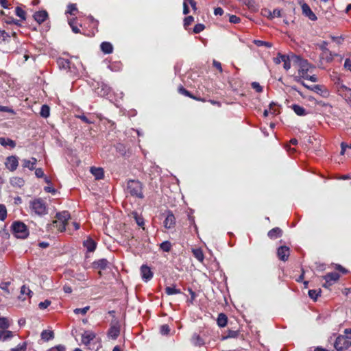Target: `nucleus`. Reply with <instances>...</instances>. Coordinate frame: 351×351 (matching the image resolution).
I'll return each mask as SVG.
<instances>
[{"label": "nucleus", "mask_w": 351, "mask_h": 351, "mask_svg": "<svg viewBox=\"0 0 351 351\" xmlns=\"http://www.w3.org/2000/svg\"><path fill=\"white\" fill-rule=\"evenodd\" d=\"M344 67L351 72V60L350 58H346L344 62Z\"/></svg>", "instance_id": "nucleus-64"}, {"label": "nucleus", "mask_w": 351, "mask_h": 351, "mask_svg": "<svg viewBox=\"0 0 351 351\" xmlns=\"http://www.w3.org/2000/svg\"><path fill=\"white\" fill-rule=\"evenodd\" d=\"M10 184L14 187L21 188L24 184L25 181L22 178L19 177H12L10 180Z\"/></svg>", "instance_id": "nucleus-26"}, {"label": "nucleus", "mask_w": 351, "mask_h": 351, "mask_svg": "<svg viewBox=\"0 0 351 351\" xmlns=\"http://www.w3.org/2000/svg\"><path fill=\"white\" fill-rule=\"evenodd\" d=\"M351 346V338L349 336L339 335L334 342V348L337 351L347 350Z\"/></svg>", "instance_id": "nucleus-5"}, {"label": "nucleus", "mask_w": 351, "mask_h": 351, "mask_svg": "<svg viewBox=\"0 0 351 351\" xmlns=\"http://www.w3.org/2000/svg\"><path fill=\"white\" fill-rule=\"evenodd\" d=\"M121 326L120 323L117 320H114L111 322L110 328L108 330V337L115 340L120 335Z\"/></svg>", "instance_id": "nucleus-8"}, {"label": "nucleus", "mask_w": 351, "mask_h": 351, "mask_svg": "<svg viewBox=\"0 0 351 351\" xmlns=\"http://www.w3.org/2000/svg\"><path fill=\"white\" fill-rule=\"evenodd\" d=\"M164 226L167 229H171L174 228L176 225V217L173 214L172 211L168 210L167 212V216L164 220Z\"/></svg>", "instance_id": "nucleus-12"}, {"label": "nucleus", "mask_w": 351, "mask_h": 351, "mask_svg": "<svg viewBox=\"0 0 351 351\" xmlns=\"http://www.w3.org/2000/svg\"><path fill=\"white\" fill-rule=\"evenodd\" d=\"M125 193L130 194L132 197L139 199L144 198L143 193V184L136 180H130L128 181Z\"/></svg>", "instance_id": "nucleus-2"}, {"label": "nucleus", "mask_w": 351, "mask_h": 351, "mask_svg": "<svg viewBox=\"0 0 351 351\" xmlns=\"http://www.w3.org/2000/svg\"><path fill=\"white\" fill-rule=\"evenodd\" d=\"M320 293H321V291L319 290V291H317V290H315V289H311L308 291V296L314 300H316L318 298V296H319L320 295Z\"/></svg>", "instance_id": "nucleus-47"}, {"label": "nucleus", "mask_w": 351, "mask_h": 351, "mask_svg": "<svg viewBox=\"0 0 351 351\" xmlns=\"http://www.w3.org/2000/svg\"><path fill=\"white\" fill-rule=\"evenodd\" d=\"M47 351H66V348L64 345H58L51 348Z\"/></svg>", "instance_id": "nucleus-62"}, {"label": "nucleus", "mask_w": 351, "mask_h": 351, "mask_svg": "<svg viewBox=\"0 0 351 351\" xmlns=\"http://www.w3.org/2000/svg\"><path fill=\"white\" fill-rule=\"evenodd\" d=\"M5 167L10 171H15L19 166V159L16 156H8L5 161Z\"/></svg>", "instance_id": "nucleus-9"}, {"label": "nucleus", "mask_w": 351, "mask_h": 351, "mask_svg": "<svg viewBox=\"0 0 351 351\" xmlns=\"http://www.w3.org/2000/svg\"><path fill=\"white\" fill-rule=\"evenodd\" d=\"M228 318L223 313H220L217 317V324L219 327H224L227 324Z\"/></svg>", "instance_id": "nucleus-36"}, {"label": "nucleus", "mask_w": 351, "mask_h": 351, "mask_svg": "<svg viewBox=\"0 0 351 351\" xmlns=\"http://www.w3.org/2000/svg\"><path fill=\"white\" fill-rule=\"evenodd\" d=\"M29 207L32 212L38 216L44 214V202L41 198H36L30 202Z\"/></svg>", "instance_id": "nucleus-7"}, {"label": "nucleus", "mask_w": 351, "mask_h": 351, "mask_svg": "<svg viewBox=\"0 0 351 351\" xmlns=\"http://www.w3.org/2000/svg\"><path fill=\"white\" fill-rule=\"evenodd\" d=\"M239 332L237 330H229L228 332V335L225 337H223L222 339H226L228 338H235L238 336Z\"/></svg>", "instance_id": "nucleus-56"}, {"label": "nucleus", "mask_w": 351, "mask_h": 351, "mask_svg": "<svg viewBox=\"0 0 351 351\" xmlns=\"http://www.w3.org/2000/svg\"><path fill=\"white\" fill-rule=\"evenodd\" d=\"M10 326L9 319L7 317H0V328L1 330L8 329Z\"/></svg>", "instance_id": "nucleus-40"}, {"label": "nucleus", "mask_w": 351, "mask_h": 351, "mask_svg": "<svg viewBox=\"0 0 351 351\" xmlns=\"http://www.w3.org/2000/svg\"><path fill=\"white\" fill-rule=\"evenodd\" d=\"M276 104L274 102H271L269 106V111L271 114L276 115L279 113V111L276 108Z\"/></svg>", "instance_id": "nucleus-57"}, {"label": "nucleus", "mask_w": 351, "mask_h": 351, "mask_svg": "<svg viewBox=\"0 0 351 351\" xmlns=\"http://www.w3.org/2000/svg\"><path fill=\"white\" fill-rule=\"evenodd\" d=\"M253 43L257 46V47H266L267 48H271L273 45L271 43L261 40H254Z\"/></svg>", "instance_id": "nucleus-43"}, {"label": "nucleus", "mask_w": 351, "mask_h": 351, "mask_svg": "<svg viewBox=\"0 0 351 351\" xmlns=\"http://www.w3.org/2000/svg\"><path fill=\"white\" fill-rule=\"evenodd\" d=\"M348 92L347 93H339L343 98L346 99V101L348 103L351 104V88H350V90H346Z\"/></svg>", "instance_id": "nucleus-60"}, {"label": "nucleus", "mask_w": 351, "mask_h": 351, "mask_svg": "<svg viewBox=\"0 0 351 351\" xmlns=\"http://www.w3.org/2000/svg\"><path fill=\"white\" fill-rule=\"evenodd\" d=\"M282 230L277 227L270 230L267 233L268 237L271 239L279 238L282 236Z\"/></svg>", "instance_id": "nucleus-24"}, {"label": "nucleus", "mask_w": 351, "mask_h": 351, "mask_svg": "<svg viewBox=\"0 0 351 351\" xmlns=\"http://www.w3.org/2000/svg\"><path fill=\"white\" fill-rule=\"evenodd\" d=\"M293 61V59L291 58V56H289L288 55H285V56L284 57V61H282L283 62V68L286 70V71H288L291 68V61Z\"/></svg>", "instance_id": "nucleus-44"}, {"label": "nucleus", "mask_w": 351, "mask_h": 351, "mask_svg": "<svg viewBox=\"0 0 351 351\" xmlns=\"http://www.w3.org/2000/svg\"><path fill=\"white\" fill-rule=\"evenodd\" d=\"M0 145L3 147L9 146L11 148H14L16 147V143L14 141L4 137H0Z\"/></svg>", "instance_id": "nucleus-28"}, {"label": "nucleus", "mask_w": 351, "mask_h": 351, "mask_svg": "<svg viewBox=\"0 0 351 351\" xmlns=\"http://www.w3.org/2000/svg\"><path fill=\"white\" fill-rule=\"evenodd\" d=\"M251 86L257 93L263 92V87L260 85L258 82H254L252 83Z\"/></svg>", "instance_id": "nucleus-59"}, {"label": "nucleus", "mask_w": 351, "mask_h": 351, "mask_svg": "<svg viewBox=\"0 0 351 351\" xmlns=\"http://www.w3.org/2000/svg\"><path fill=\"white\" fill-rule=\"evenodd\" d=\"M178 90L180 94H182L184 96L189 97L190 98H192L193 99L198 100V101H204V99H203L197 98V97L193 96L189 90H187L186 88H184L182 86H180L178 88Z\"/></svg>", "instance_id": "nucleus-27"}, {"label": "nucleus", "mask_w": 351, "mask_h": 351, "mask_svg": "<svg viewBox=\"0 0 351 351\" xmlns=\"http://www.w3.org/2000/svg\"><path fill=\"white\" fill-rule=\"evenodd\" d=\"M27 348V343L23 342L18 344L15 348L11 349V351H25Z\"/></svg>", "instance_id": "nucleus-52"}, {"label": "nucleus", "mask_w": 351, "mask_h": 351, "mask_svg": "<svg viewBox=\"0 0 351 351\" xmlns=\"http://www.w3.org/2000/svg\"><path fill=\"white\" fill-rule=\"evenodd\" d=\"M291 58L294 63L298 64L299 69L298 73L302 78H305L306 75H308V71L313 66L308 62L307 60L302 58L300 56L291 54Z\"/></svg>", "instance_id": "nucleus-4"}, {"label": "nucleus", "mask_w": 351, "mask_h": 351, "mask_svg": "<svg viewBox=\"0 0 351 351\" xmlns=\"http://www.w3.org/2000/svg\"><path fill=\"white\" fill-rule=\"evenodd\" d=\"M286 54H282L280 52L277 53V56L273 58V62L275 64H279L284 61V57Z\"/></svg>", "instance_id": "nucleus-49"}, {"label": "nucleus", "mask_w": 351, "mask_h": 351, "mask_svg": "<svg viewBox=\"0 0 351 351\" xmlns=\"http://www.w3.org/2000/svg\"><path fill=\"white\" fill-rule=\"evenodd\" d=\"M191 343L197 347H201L205 344L204 340L197 333H194L191 337Z\"/></svg>", "instance_id": "nucleus-22"}, {"label": "nucleus", "mask_w": 351, "mask_h": 351, "mask_svg": "<svg viewBox=\"0 0 351 351\" xmlns=\"http://www.w3.org/2000/svg\"><path fill=\"white\" fill-rule=\"evenodd\" d=\"M45 192L51 193L52 195H56L59 193L58 190L55 189L51 180L45 176Z\"/></svg>", "instance_id": "nucleus-18"}, {"label": "nucleus", "mask_w": 351, "mask_h": 351, "mask_svg": "<svg viewBox=\"0 0 351 351\" xmlns=\"http://www.w3.org/2000/svg\"><path fill=\"white\" fill-rule=\"evenodd\" d=\"M21 295L19 296V299H21L23 300H25L26 298H22L23 295H26L29 298L31 297V294L32 293V291L29 289V287H27L25 285H23L21 288Z\"/></svg>", "instance_id": "nucleus-34"}, {"label": "nucleus", "mask_w": 351, "mask_h": 351, "mask_svg": "<svg viewBox=\"0 0 351 351\" xmlns=\"http://www.w3.org/2000/svg\"><path fill=\"white\" fill-rule=\"evenodd\" d=\"M7 217V210L3 204H0V220L3 221Z\"/></svg>", "instance_id": "nucleus-53"}, {"label": "nucleus", "mask_w": 351, "mask_h": 351, "mask_svg": "<svg viewBox=\"0 0 351 351\" xmlns=\"http://www.w3.org/2000/svg\"><path fill=\"white\" fill-rule=\"evenodd\" d=\"M194 21V18L192 16H188L184 19V27L185 29L191 24V23Z\"/></svg>", "instance_id": "nucleus-58"}, {"label": "nucleus", "mask_w": 351, "mask_h": 351, "mask_svg": "<svg viewBox=\"0 0 351 351\" xmlns=\"http://www.w3.org/2000/svg\"><path fill=\"white\" fill-rule=\"evenodd\" d=\"M77 10V5L75 3H70L67 6V10L66 12V14H69L71 15H75L74 12Z\"/></svg>", "instance_id": "nucleus-48"}, {"label": "nucleus", "mask_w": 351, "mask_h": 351, "mask_svg": "<svg viewBox=\"0 0 351 351\" xmlns=\"http://www.w3.org/2000/svg\"><path fill=\"white\" fill-rule=\"evenodd\" d=\"M291 108L294 112L298 116H305L307 114L306 110L302 106L298 104H293Z\"/></svg>", "instance_id": "nucleus-29"}, {"label": "nucleus", "mask_w": 351, "mask_h": 351, "mask_svg": "<svg viewBox=\"0 0 351 351\" xmlns=\"http://www.w3.org/2000/svg\"><path fill=\"white\" fill-rule=\"evenodd\" d=\"M115 147L116 150L122 156H125L126 154L128 148L124 144L119 143L116 145Z\"/></svg>", "instance_id": "nucleus-42"}, {"label": "nucleus", "mask_w": 351, "mask_h": 351, "mask_svg": "<svg viewBox=\"0 0 351 351\" xmlns=\"http://www.w3.org/2000/svg\"><path fill=\"white\" fill-rule=\"evenodd\" d=\"M108 69L114 72L119 71L122 69V64L120 62H112L108 65Z\"/></svg>", "instance_id": "nucleus-41"}, {"label": "nucleus", "mask_w": 351, "mask_h": 351, "mask_svg": "<svg viewBox=\"0 0 351 351\" xmlns=\"http://www.w3.org/2000/svg\"><path fill=\"white\" fill-rule=\"evenodd\" d=\"M265 14H267V16L270 19L280 17L281 16V14H280L281 10L278 8L274 9L272 12L269 10H265Z\"/></svg>", "instance_id": "nucleus-35"}, {"label": "nucleus", "mask_w": 351, "mask_h": 351, "mask_svg": "<svg viewBox=\"0 0 351 351\" xmlns=\"http://www.w3.org/2000/svg\"><path fill=\"white\" fill-rule=\"evenodd\" d=\"M13 332L10 330H0V341H5L13 337Z\"/></svg>", "instance_id": "nucleus-30"}, {"label": "nucleus", "mask_w": 351, "mask_h": 351, "mask_svg": "<svg viewBox=\"0 0 351 351\" xmlns=\"http://www.w3.org/2000/svg\"><path fill=\"white\" fill-rule=\"evenodd\" d=\"M339 274L337 272H330L324 276V279L326 280V283L324 286L326 287L327 285H328V286L332 285L339 280Z\"/></svg>", "instance_id": "nucleus-15"}, {"label": "nucleus", "mask_w": 351, "mask_h": 351, "mask_svg": "<svg viewBox=\"0 0 351 351\" xmlns=\"http://www.w3.org/2000/svg\"><path fill=\"white\" fill-rule=\"evenodd\" d=\"M165 290V293L167 294L168 295L181 293L180 289H176L175 285L171 287H167Z\"/></svg>", "instance_id": "nucleus-39"}, {"label": "nucleus", "mask_w": 351, "mask_h": 351, "mask_svg": "<svg viewBox=\"0 0 351 351\" xmlns=\"http://www.w3.org/2000/svg\"><path fill=\"white\" fill-rule=\"evenodd\" d=\"M83 245L86 248L87 252H93L96 249L97 243L93 239L88 237L86 240L84 241Z\"/></svg>", "instance_id": "nucleus-17"}, {"label": "nucleus", "mask_w": 351, "mask_h": 351, "mask_svg": "<svg viewBox=\"0 0 351 351\" xmlns=\"http://www.w3.org/2000/svg\"><path fill=\"white\" fill-rule=\"evenodd\" d=\"M13 234L18 239H26L29 236L27 226L21 221H14L11 226Z\"/></svg>", "instance_id": "nucleus-3"}, {"label": "nucleus", "mask_w": 351, "mask_h": 351, "mask_svg": "<svg viewBox=\"0 0 351 351\" xmlns=\"http://www.w3.org/2000/svg\"><path fill=\"white\" fill-rule=\"evenodd\" d=\"M302 10L303 14L307 16L310 20L315 21L317 19L316 15L313 13L308 4L303 3Z\"/></svg>", "instance_id": "nucleus-16"}, {"label": "nucleus", "mask_w": 351, "mask_h": 351, "mask_svg": "<svg viewBox=\"0 0 351 351\" xmlns=\"http://www.w3.org/2000/svg\"><path fill=\"white\" fill-rule=\"evenodd\" d=\"M16 15L22 20L25 19V12L20 7H16L15 10Z\"/></svg>", "instance_id": "nucleus-54"}, {"label": "nucleus", "mask_w": 351, "mask_h": 351, "mask_svg": "<svg viewBox=\"0 0 351 351\" xmlns=\"http://www.w3.org/2000/svg\"><path fill=\"white\" fill-rule=\"evenodd\" d=\"M56 217L57 219L53 221L52 223L49 224L47 228L52 229L53 228H56L58 232H62L66 230L67 221L71 217L70 213L69 211L64 210L57 213Z\"/></svg>", "instance_id": "nucleus-1"}, {"label": "nucleus", "mask_w": 351, "mask_h": 351, "mask_svg": "<svg viewBox=\"0 0 351 351\" xmlns=\"http://www.w3.org/2000/svg\"><path fill=\"white\" fill-rule=\"evenodd\" d=\"M311 90L315 92L317 94H319L320 95H324V93H327L326 90L324 88V86L319 84L312 86Z\"/></svg>", "instance_id": "nucleus-37"}, {"label": "nucleus", "mask_w": 351, "mask_h": 351, "mask_svg": "<svg viewBox=\"0 0 351 351\" xmlns=\"http://www.w3.org/2000/svg\"><path fill=\"white\" fill-rule=\"evenodd\" d=\"M335 80V84H336L339 93H343L346 92V90H350V88L347 87L343 84L342 80L339 77H337L336 80Z\"/></svg>", "instance_id": "nucleus-31"}, {"label": "nucleus", "mask_w": 351, "mask_h": 351, "mask_svg": "<svg viewBox=\"0 0 351 351\" xmlns=\"http://www.w3.org/2000/svg\"><path fill=\"white\" fill-rule=\"evenodd\" d=\"M32 17L38 25H40L44 22V10L35 12Z\"/></svg>", "instance_id": "nucleus-32"}, {"label": "nucleus", "mask_w": 351, "mask_h": 351, "mask_svg": "<svg viewBox=\"0 0 351 351\" xmlns=\"http://www.w3.org/2000/svg\"><path fill=\"white\" fill-rule=\"evenodd\" d=\"M100 49L105 54H110L113 51V46L110 42H102L100 45Z\"/></svg>", "instance_id": "nucleus-21"}, {"label": "nucleus", "mask_w": 351, "mask_h": 351, "mask_svg": "<svg viewBox=\"0 0 351 351\" xmlns=\"http://www.w3.org/2000/svg\"><path fill=\"white\" fill-rule=\"evenodd\" d=\"M95 337V334L93 332H86L82 336V341L84 344L88 345Z\"/></svg>", "instance_id": "nucleus-23"}, {"label": "nucleus", "mask_w": 351, "mask_h": 351, "mask_svg": "<svg viewBox=\"0 0 351 351\" xmlns=\"http://www.w3.org/2000/svg\"><path fill=\"white\" fill-rule=\"evenodd\" d=\"M89 309H90V306H86L84 308H77L74 309L73 312L76 315H78V314L85 315Z\"/></svg>", "instance_id": "nucleus-51"}, {"label": "nucleus", "mask_w": 351, "mask_h": 351, "mask_svg": "<svg viewBox=\"0 0 351 351\" xmlns=\"http://www.w3.org/2000/svg\"><path fill=\"white\" fill-rule=\"evenodd\" d=\"M80 69H84L82 62L77 61V64L71 62V65H69L67 71L71 76L77 77L80 75Z\"/></svg>", "instance_id": "nucleus-13"}, {"label": "nucleus", "mask_w": 351, "mask_h": 351, "mask_svg": "<svg viewBox=\"0 0 351 351\" xmlns=\"http://www.w3.org/2000/svg\"><path fill=\"white\" fill-rule=\"evenodd\" d=\"M194 257L199 262H203L204 259V255L203 251L200 248L193 249L192 250Z\"/></svg>", "instance_id": "nucleus-33"}, {"label": "nucleus", "mask_w": 351, "mask_h": 351, "mask_svg": "<svg viewBox=\"0 0 351 351\" xmlns=\"http://www.w3.org/2000/svg\"><path fill=\"white\" fill-rule=\"evenodd\" d=\"M56 63L60 69L67 70L69 65H71V62L66 58H58L56 60Z\"/></svg>", "instance_id": "nucleus-20"}, {"label": "nucleus", "mask_w": 351, "mask_h": 351, "mask_svg": "<svg viewBox=\"0 0 351 351\" xmlns=\"http://www.w3.org/2000/svg\"><path fill=\"white\" fill-rule=\"evenodd\" d=\"M54 338V332L51 328L45 330V341H48Z\"/></svg>", "instance_id": "nucleus-50"}, {"label": "nucleus", "mask_w": 351, "mask_h": 351, "mask_svg": "<svg viewBox=\"0 0 351 351\" xmlns=\"http://www.w3.org/2000/svg\"><path fill=\"white\" fill-rule=\"evenodd\" d=\"M141 274L143 280L145 282L149 281L153 278V272L149 267L146 265H143L141 267Z\"/></svg>", "instance_id": "nucleus-14"}, {"label": "nucleus", "mask_w": 351, "mask_h": 351, "mask_svg": "<svg viewBox=\"0 0 351 351\" xmlns=\"http://www.w3.org/2000/svg\"><path fill=\"white\" fill-rule=\"evenodd\" d=\"M77 118L81 119L83 122L86 123H93V121L89 119L86 116H85L84 113H82V116H77Z\"/></svg>", "instance_id": "nucleus-63"}, {"label": "nucleus", "mask_w": 351, "mask_h": 351, "mask_svg": "<svg viewBox=\"0 0 351 351\" xmlns=\"http://www.w3.org/2000/svg\"><path fill=\"white\" fill-rule=\"evenodd\" d=\"M277 255L278 258L282 261H287L290 255V249L289 247L282 245L277 249Z\"/></svg>", "instance_id": "nucleus-11"}, {"label": "nucleus", "mask_w": 351, "mask_h": 351, "mask_svg": "<svg viewBox=\"0 0 351 351\" xmlns=\"http://www.w3.org/2000/svg\"><path fill=\"white\" fill-rule=\"evenodd\" d=\"M95 91L100 97H107L110 95L111 88L107 84L101 82L97 83V87L95 88Z\"/></svg>", "instance_id": "nucleus-10"}, {"label": "nucleus", "mask_w": 351, "mask_h": 351, "mask_svg": "<svg viewBox=\"0 0 351 351\" xmlns=\"http://www.w3.org/2000/svg\"><path fill=\"white\" fill-rule=\"evenodd\" d=\"M90 171L96 180H101L104 176V171L101 167H92Z\"/></svg>", "instance_id": "nucleus-19"}, {"label": "nucleus", "mask_w": 351, "mask_h": 351, "mask_svg": "<svg viewBox=\"0 0 351 351\" xmlns=\"http://www.w3.org/2000/svg\"><path fill=\"white\" fill-rule=\"evenodd\" d=\"M328 43L323 40L320 43L317 44V46L322 51L319 55L321 60H325L326 62H331L333 60L334 55L328 48Z\"/></svg>", "instance_id": "nucleus-6"}, {"label": "nucleus", "mask_w": 351, "mask_h": 351, "mask_svg": "<svg viewBox=\"0 0 351 351\" xmlns=\"http://www.w3.org/2000/svg\"><path fill=\"white\" fill-rule=\"evenodd\" d=\"M134 218L136 223L138 226L143 227L144 226V219L142 216L139 215L137 213H133Z\"/></svg>", "instance_id": "nucleus-46"}, {"label": "nucleus", "mask_w": 351, "mask_h": 351, "mask_svg": "<svg viewBox=\"0 0 351 351\" xmlns=\"http://www.w3.org/2000/svg\"><path fill=\"white\" fill-rule=\"evenodd\" d=\"M36 160L35 158H32V160H24L23 161V167L25 168H28L30 170H33L35 169Z\"/></svg>", "instance_id": "nucleus-38"}, {"label": "nucleus", "mask_w": 351, "mask_h": 351, "mask_svg": "<svg viewBox=\"0 0 351 351\" xmlns=\"http://www.w3.org/2000/svg\"><path fill=\"white\" fill-rule=\"evenodd\" d=\"M205 29V25L202 23L196 24L194 27L193 32L195 34H199L202 32Z\"/></svg>", "instance_id": "nucleus-55"}, {"label": "nucleus", "mask_w": 351, "mask_h": 351, "mask_svg": "<svg viewBox=\"0 0 351 351\" xmlns=\"http://www.w3.org/2000/svg\"><path fill=\"white\" fill-rule=\"evenodd\" d=\"M10 285V282H3L0 284V288L5 291L8 294H9L10 292L8 289V287Z\"/></svg>", "instance_id": "nucleus-61"}, {"label": "nucleus", "mask_w": 351, "mask_h": 351, "mask_svg": "<svg viewBox=\"0 0 351 351\" xmlns=\"http://www.w3.org/2000/svg\"><path fill=\"white\" fill-rule=\"evenodd\" d=\"M160 248L165 252H169L171 249V243L169 241H165L160 245Z\"/></svg>", "instance_id": "nucleus-45"}, {"label": "nucleus", "mask_w": 351, "mask_h": 351, "mask_svg": "<svg viewBox=\"0 0 351 351\" xmlns=\"http://www.w3.org/2000/svg\"><path fill=\"white\" fill-rule=\"evenodd\" d=\"M108 264V261L106 258H101L93 262V267L96 269H105Z\"/></svg>", "instance_id": "nucleus-25"}]
</instances>
